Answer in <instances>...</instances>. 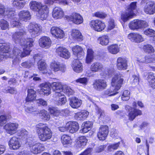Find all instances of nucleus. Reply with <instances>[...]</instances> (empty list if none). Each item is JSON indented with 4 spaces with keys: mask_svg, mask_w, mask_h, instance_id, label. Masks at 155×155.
Listing matches in <instances>:
<instances>
[{
    "mask_svg": "<svg viewBox=\"0 0 155 155\" xmlns=\"http://www.w3.org/2000/svg\"><path fill=\"white\" fill-rule=\"evenodd\" d=\"M9 21L12 27H20L21 24L19 20L27 21L31 18V15L28 10H23L20 12L17 15L14 11H10L8 13Z\"/></svg>",
    "mask_w": 155,
    "mask_h": 155,
    "instance_id": "nucleus-1",
    "label": "nucleus"
},
{
    "mask_svg": "<svg viewBox=\"0 0 155 155\" xmlns=\"http://www.w3.org/2000/svg\"><path fill=\"white\" fill-rule=\"evenodd\" d=\"M25 45H20V47H15L13 50L12 55L14 57L22 58L29 55L31 52L30 48L34 45V40L32 38H28Z\"/></svg>",
    "mask_w": 155,
    "mask_h": 155,
    "instance_id": "nucleus-2",
    "label": "nucleus"
},
{
    "mask_svg": "<svg viewBox=\"0 0 155 155\" xmlns=\"http://www.w3.org/2000/svg\"><path fill=\"white\" fill-rule=\"evenodd\" d=\"M123 76L120 74H116L113 77L111 86L105 92V94L109 96H114L118 93L117 91L121 87L124 81Z\"/></svg>",
    "mask_w": 155,
    "mask_h": 155,
    "instance_id": "nucleus-3",
    "label": "nucleus"
},
{
    "mask_svg": "<svg viewBox=\"0 0 155 155\" xmlns=\"http://www.w3.org/2000/svg\"><path fill=\"white\" fill-rule=\"evenodd\" d=\"M30 6L31 10L36 12V15L39 18L42 20L46 19L48 13V8L47 5L40 2L33 1L31 2Z\"/></svg>",
    "mask_w": 155,
    "mask_h": 155,
    "instance_id": "nucleus-4",
    "label": "nucleus"
},
{
    "mask_svg": "<svg viewBox=\"0 0 155 155\" xmlns=\"http://www.w3.org/2000/svg\"><path fill=\"white\" fill-rule=\"evenodd\" d=\"M36 131L39 139L42 142H46L52 137V132L46 125L40 123L37 125Z\"/></svg>",
    "mask_w": 155,
    "mask_h": 155,
    "instance_id": "nucleus-5",
    "label": "nucleus"
},
{
    "mask_svg": "<svg viewBox=\"0 0 155 155\" xmlns=\"http://www.w3.org/2000/svg\"><path fill=\"white\" fill-rule=\"evenodd\" d=\"M26 143L29 146L31 152L34 154L39 153L45 149L43 144L40 143H35L34 139L31 137L27 139Z\"/></svg>",
    "mask_w": 155,
    "mask_h": 155,
    "instance_id": "nucleus-6",
    "label": "nucleus"
},
{
    "mask_svg": "<svg viewBox=\"0 0 155 155\" xmlns=\"http://www.w3.org/2000/svg\"><path fill=\"white\" fill-rule=\"evenodd\" d=\"M27 28L31 36L34 38L38 36L42 31L41 26L35 23H30Z\"/></svg>",
    "mask_w": 155,
    "mask_h": 155,
    "instance_id": "nucleus-7",
    "label": "nucleus"
},
{
    "mask_svg": "<svg viewBox=\"0 0 155 155\" xmlns=\"http://www.w3.org/2000/svg\"><path fill=\"white\" fill-rule=\"evenodd\" d=\"M25 33V31L21 29L19 31L16 32L13 34L12 39L16 43H19L20 45H25L26 43V41L28 38H23L22 37Z\"/></svg>",
    "mask_w": 155,
    "mask_h": 155,
    "instance_id": "nucleus-8",
    "label": "nucleus"
},
{
    "mask_svg": "<svg viewBox=\"0 0 155 155\" xmlns=\"http://www.w3.org/2000/svg\"><path fill=\"white\" fill-rule=\"evenodd\" d=\"M89 26L92 29L97 31H102L106 27L104 23L99 19L91 20L90 22Z\"/></svg>",
    "mask_w": 155,
    "mask_h": 155,
    "instance_id": "nucleus-9",
    "label": "nucleus"
},
{
    "mask_svg": "<svg viewBox=\"0 0 155 155\" xmlns=\"http://www.w3.org/2000/svg\"><path fill=\"white\" fill-rule=\"evenodd\" d=\"M148 26V23L145 21L135 20L131 21L129 24V27L131 29H138L145 28Z\"/></svg>",
    "mask_w": 155,
    "mask_h": 155,
    "instance_id": "nucleus-10",
    "label": "nucleus"
},
{
    "mask_svg": "<svg viewBox=\"0 0 155 155\" xmlns=\"http://www.w3.org/2000/svg\"><path fill=\"white\" fill-rule=\"evenodd\" d=\"M18 126L17 123H9L5 125L4 127L8 134L13 135L17 132Z\"/></svg>",
    "mask_w": 155,
    "mask_h": 155,
    "instance_id": "nucleus-11",
    "label": "nucleus"
},
{
    "mask_svg": "<svg viewBox=\"0 0 155 155\" xmlns=\"http://www.w3.org/2000/svg\"><path fill=\"white\" fill-rule=\"evenodd\" d=\"M8 145L11 149L17 150L21 147V144L19 138L13 137L9 140Z\"/></svg>",
    "mask_w": 155,
    "mask_h": 155,
    "instance_id": "nucleus-12",
    "label": "nucleus"
},
{
    "mask_svg": "<svg viewBox=\"0 0 155 155\" xmlns=\"http://www.w3.org/2000/svg\"><path fill=\"white\" fill-rule=\"evenodd\" d=\"M94 88L97 91H102L106 89L107 87L106 81L102 79L96 80L93 84Z\"/></svg>",
    "mask_w": 155,
    "mask_h": 155,
    "instance_id": "nucleus-13",
    "label": "nucleus"
},
{
    "mask_svg": "<svg viewBox=\"0 0 155 155\" xmlns=\"http://www.w3.org/2000/svg\"><path fill=\"white\" fill-rule=\"evenodd\" d=\"M50 68L54 72L61 71L62 72H64L66 68V66L64 64L57 61H54L51 63L50 64Z\"/></svg>",
    "mask_w": 155,
    "mask_h": 155,
    "instance_id": "nucleus-14",
    "label": "nucleus"
},
{
    "mask_svg": "<svg viewBox=\"0 0 155 155\" xmlns=\"http://www.w3.org/2000/svg\"><path fill=\"white\" fill-rule=\"evenodd\" d=\"M117 68L119 70H125L127 67V60L125 58L119 57L117 60Z\"/></svg>",
    "mask_w": 155,
    "mask_h": 155,
    "instance_id": "nucleus-15",
    "label": "nucleus"
},
{
    "mask_svg": "<svg viewBox=\"0 0 155 155\" xmlns=\"http://www.w3.org/2000/svg\"><path fill=\"white\" fill-rule=\"evenodd\" d=\"M144 12L147 14L153 15L155 13V2L152 1L147 2L143 8Z\"/></svg>",
    "mask_w": 155,
    "mask_h": 155,
    "instance_id": "nucleus-16",
    "label": "nucleus"
},
{
    "mask_svg": "<svg viewBox=\"0 0 155 155\" xmlns=\"http://www.w3.org/2000/svg\"><path fill=\"white\" fill-rule=\"evenodd\" d=\"M108 126L106 125L101 126L97 134L98 138L100 140H104L108 134Z\"/></svg>",
    "mask_w": 155,
    "mask_h": 155,
    "instance_id": "nucleus-17",
    "label": "nucleus"
},
{
    "mask_svg": "<svg viewBox=\"0 0 155 155\" xmlns=\"http://www.w3.org/2000/svg\"><path fill=\"white\" fill-rule=\"evenodd\" d=\"M56 52L58 55L65 59H68L70 57V52L65 48L59 47L56 49Z\"/></svg>",
    "mask_w": 155,
    "mask_h": 155,
    "instance_id": "nucleus-18",
    "label": "nucleus"
},
{
    "mask_svg": "<svg viewBox=\"0 0 155 155\" xmlns=\"http://www.w3.org/2000/svg\"><path fill=\"white\" fill-rule=\"evenodd\" d=\"M51 41L50 38L48 37L43 36L39 40V46L42 48L48 49L51 45Z\"/></svg>",
    "mask_w": 155,
    "mask_h": 155,
    "instance_id": "nucleus-19",
    "label": "nucleus"
},
{
    "mask_svg": "<svg viewBox=\"0 0 155 155\" xmlns=\"http://www.w3.org/2000/svg\"><path fill=\"white\" fill-rule=\"evenodd\" d=\"M69 20L76 24H80L83 22V19L80 14L74 13L68 17Z\"/></svg>",
    "mask_w": 155,
    "mask_h": 155,
    "instance_id": "nucleus-20",
    "label": "nucleus"
},
{
    "mask_svg": "<svg viewBox=\"0 0 155 155\" xmlns=\"http://www.w3.org/2000/svg\"><path fill=\"white\" fill-rule=\"evenodd\" d=\"M72 50L74 55L79 59H82L84 56V53L81 47L79 45L74 46Z\"/></svg>",
    "mask_w": 155,
    "mask_h": 155,
    "instance_id": "nucleus-21",
    "label": "nucleus"
},
{
    "mask_svg": "<svg viewBox=\"0 0 155 155\" xmlns=\"http://www.w3.org/2000/svg\"><path fill=\"white\" fill-rule=\"evenodd\" d=\"M51 84L49 83H45L40 84L39 87L41 88L40 91L43 93L44 94L48 96L51 93L50 86Z\"/></svg>",
    "mask_w": 155,
    "mask_h": 155,
    "instance_id": "nucleus-22",
    "label": "nucleus"
},
{
    "mask_svg": "<svg viewBox=\"0 0 155 155\" xmlns=\"http://www.w3.org/2000/svg\"><path fill=\"white\" fill-rule=\"evenodd\" d=\"M73 70L78 73L81 72L83 70V66L81 62L78 60L75 59L73 61L72 64Z\"/></svg>",
    "mask_w": 155,
    "mask_h": 155,
    "instance_id": "nucleus-23",
    "label": "nucleus"
},
{
    "mask_svg": "<svg viewBox=\"0 0 155 155\" xmlns=\"http://www.w3.org/2000/svg\"><path fill=\"white\" fill-rule=\"evenodd\" d=\"M87 141V140L85 137H80L77 140L75 147L78 149H81L86 145Z\"/></svg>",
    "mask_w": 155,
    "mask_h": 155,
    "instance_id": "nucleus-24",
    "label": "nucleus"
},
{
    "mask_svg": "<svg viewBox=\"0 0 155 155\" xmlns=\"http://www.w3.org/2000/svg\"><path fill=\"white\" fill-rule=\"evenodd\" d=\"M52 17L56 19L62 18L64 15V12L60 7H55L52 11Z\"/></svg>",
    "mask_w": 155,
    "mask_h": 155,
    "instance_id": "nucleus-25",
    "label": "nucleus"
},
{
    "mask_svg": "<svg viewBox=\"0 0 155 155\" xmlns=\"http://www.w3.org/2000/svg\"><path fill=\"white\" fill-rule=\"evenodd\" d=\"M128 38L132 41L137 43L144 41V39L142 35L137 33H130L128 35Z\"/></svg>",
    "mask_w": 155,
    "mask_h": 155,
    "instance_id": "nucleus-26",
    "label": "nucleus"
},
{
    "mask_svg": "<svg viewBox=\"0 0 155 155\" xmlns=\"http://www.w3.org/2000/svg\"><path fill=\"white\" fill-rule=\"evenodd\" d=\"M134 14L133 12L129 11L126 10L125 11L122 13L121 14L120 16L121 21H123L124 23L126 22L132 18Z\"/></svg>",
    "mask_w": 155,
    "mask_h": 155,
    "instance_id": "nucleus-27",
    "label": "nucleus"
},
{
    "mask_svg": "<svg viewBox=\"0 0 155 155\" xmlns=\"http://www.w3.org/2000/svg\"><path fill=\"white\" fill-rule=\"evenodd\" d=\"M66 126L68 128V130L71 133H75L77 131L79 128L78 123L75 121L69 122L66 124Z\"/></svg>",
    "mask_w": 155,
    "mask_h": 155,
    "instance_id": "nucleus-28",
    "label": "nucleus"
},
{
    "mask_svg": "<svg viewBox=\"0 0 155 155\" xmlns=\"http://www.w3.org/2000/svg\"><path fill=\"white\" fill-rule=\"evenodd\" d=\"M141 114V110L134 107H131L128 114L129 119L131 120H133L137 116Z\"/></svg>",
    "mask_w": 155,
    "mask_h": 155,
    "instance_id": "nucleus-29",
    "label": "nucleus"
},
{
    "mask_svg": "<svg viewBox=\"0 0 155 155\" xmlns=\"http://www.w3.org/2000/svg\"><path fill=\"white\" fill-rule=\"evenodd\" d=\"M27 96L25 99L26 102H33L36 100V91L32 88L28 89Z\"/></svg>",
    "mask_w": 155,
    "mask_h": 155,
    "instance_id": "nucleus-30",
    "label": "nucleus"
},
{
    "mask_svg": "<svg viewBox=\"0 0 155 155\" xmlns=\"http://www.w3.org/2000/svg\"><path fill=\"white\" fill-rule=\"evenodd\" d=\"M51 87L55 94L62 93L63 91L64 85L60 82H54L51 84Z\"/></svg>",
    "mask_w": 155,
    "mask_h": 155,
    "instance_id": "nucleus-31",
    "label": "nucleus"
},
{
    "mask_svg": "<svg viewBox=\"0 0 155 155\" xmlns=\"http://www.w3.org/2000/svg\"><path fill=\"white\" fill-rule=\"evenodd\" d=\"M56 100V104L58 105L64 104L67 101L65 96L62 93L56 94H55Z\"/></svg>",
    "mask_w": 155,
    "mask_h": 155,
    "instance_id": "nucleus-32",
    "label": "nucleus"
},
{
    "mask_svg": "<svg viewBox=\"0 0 155 155\" xmlns=\"http://www.w3.org/2000/svg\"><path fill=\"white\" fill-rule=\"evenodd\" d=\"M82 104V101L75 97H72L70 99V105L73 108H78Z\"/></svg>",
    "mask_w": 155,
    "mask_h": 155,
    "instance_id": "nucleus-33",
    "label": "nucleus"
},
{
    "mask_svg": "<svg viewBox=\"0 0 155 155\" xmlns=\"http://www.w3.org/2000/svg\"><path fill=\"white\" fill-rule=\"evenodd\" d=\"M90 69L92 72L95 73L102 71L104 69V67L101 63L99 62H94L91 64Z\"/></svg>",
    "mask_w": 155,
    "mask_h": 155,
    "instance_id": "nucleus-34",
    "label": "nucleus"
},
{
    "mask_svg": "<svg viewBox=\"0 0 155 155\" xmlns=\"http://www.w3.org/2000/svg\"><path fill=\"white\" fill-rule=\"evenodd\" d=\"M153 59L150 58V56H146L145 57L142 56L137 58L136 60L137 63L139 65H140L143 63L151 62L153 61Z\"/></svg>",
    "mask_w": 155,
    "mask_h": 155,
    "instance_id": "nucleus-35",
    "label": "nucleus"
},
{
    "mask_svg": "<svg viewBox=\"0 0 155 155\" xmlns=\"http://www.w3.org/2000/svg\"><path fill=\"white\" fill-rule=\"evenodd\" d=\"M10 45L9 43H0V52H2L3 54L5 55L7 54L9 56L11 55L8 53Z\"/></svg>",
    "mask_w": 155,
    "mask_h": 155,
    "instance_id": "nucleus-36",
    "label": "nucleus"
},
{
    "mask_svg": "<svg viewBox=\"0 0 155 155\" xmlns=\"http://www.w3.org/2000/svg\"><path fill=\"white\" fill-rule=\"evenodd\" d=\"M71 35L74 39L78 41H82L83 40L82 35L78 30L73 29L71 32Z\"/></svg>",
    "mask_w": 155,
    "mask_h": 155,
    "instance_id": "nucleus-37",
    "label": "nucleus"
},
{
    "mask_svg": "<svg viewBox=\"0 0 155 155\" xmlns=\"http://www.w3.org/2000/svg\"><path fill=\"white\" fill-rule=\"evenodd\" d=\"M92 122L89 121L84 122L82 125V128L80 130L81 133H85L88 132L91 129L92 126Z\"/></svg>",
    "mask_w": 155,
    "mask_h": 155,
    "instance_id": "nucleus-38",
    "label": "nucleus"
},
{
    "mask_svg": "<svg viewBox=\"0 0 155 155\" xmlns=\"http://www.w3.org/2000/svg\"><path fill=\"white\" fill-rule=\"evenodd\" d=\"M94 52L91 48H87V54L86 58V63H91L93 60Z\"/></svg>",
    "mask_w": 155,
    "mask_h": 155,
    "instance_id": "nucleus-39",
    "label": "nucleus"
},
{
    "mask_svg": "<svg viewBox=\"0 0 155 155\" xmlns=\"http://www.w3.org/2000/svg\"><path fill=\"white\" fill-rule=\"evenodd\" d=\"M89 114V112L86 110H82L75 114V117L78 120H82L86 119Z\"/></svg>",
    "mask_w": 155,
    "mask_h": 155,
    "instance_id": "nucleus-40",
    "label": "nucleus"
},
{
    "mask_svg": "<svg viewBox=\"0 0 155 155\" xmlns=\"http://www.w3.org/2000/svg\"><path fill=\"white\" fill-rule=\"evenodd\" d=\"M108 51L113 54H116L120 51V47L116 44H113L110 45L107 47Z\"/></svg>",
    "mask_w": 155,
    "mask_h": 155,
    "instance_id": "nucleus-41",
    "label": "nucleus"
},
{
    "mask_svg": "<svg viewBox=\"0 0 155 155\" xmlns=\"http://www.w3.org/2000/svg\"><path fill=\"white\" fill-rule=\"evenodd\" d=\"M97 41L99 44L102 45H107L109 43V38L107 35H104L99 37Z\"/></svg>",
    "mask_w": 155,
    "mask_h": 155,
    "instance_id": "nucleus-42",
    "label": "nucleus"
},
{
    "mask_svg": "<svg viewBox=\"0 0 155 155\" xmlns=\"http://www.w3.org/2000/svg\"><path fill=\"white\" fill-rule=\"evenodd\" d=\"M61 141L62 144L65 145L71 144L72 141L70 137L67 135H64L61 137Z\"/></svg>",
    "mask_w": 155,
    "mask_h": 155,
    "instance_id": "nucleus-43",
    "label": "nucleus"
},
{
    "mask_svg": "<svg viewBox=\"0 0 155 155\" xmlns=\"http://www.w3.org/2000/svg\"><path fill=\"white\" fill-rule=\"evenodd\" d=\"M23 0H13L12 5L13 6L18 9H20L23 8L25 5V3Z\"/></svg>",
    "mask_w": 155,
    "mask_h": 155,
    "instance_id": "nucleus-44",
    "label": "nucleus"
},
{
    "mask_svg": "<svg viewBox=\"0 0 155 155\" xmlns=\"http://www.w3.org/2000/svg\"><path fill=\"white\" fill-rule=\"evenodd\" d=\"M120 144V142L114 143L110 144L107 147V150L108 152H113L118 149Z\"/></svg>",
    "mask_w": 155,
    "mask_h": 155,
    "instance_id": "nucleus-45",
    "label": "nucleus"
},
{
    "mask_svg": "<svg viewBox=\"0 0 155 155\" xmlns=\"http://www.w3.org/2000/svg\"><path fill=\"white\" fill-rule=\"evenodd\" d=\"M48 110L51 114L54 116L57 117L61 114V110L57 108L51 107L49 108Z\"/></svg>",
    "mask_w": 155,
    "mask_h": 155,
    "instance_id": "nucleus-46",
    "label": "nucleus"
},
{
    "mask_svg": "<svg viewBox=\"0 0 155 155\" xmlns=\"http://www.w3.org/2000/svg\"><path fill=\"white\" fill-rule=\"evenodd\" d=\"M38 69L41 71H45L43 72L44 74H47L48 72L45 70V63L42 60L39 61L38 63Z\"/></svg>",
    "mask_w": 155,
    "mask_h": 155,
    "instance_id": "nucleus-47",
    "label": "nucleus"
},
{
    "mask_svg": "<svg viewBox=\"0 0 155 155\" xmlns=\"http://www.w3.org/2000/svg\"><path fill=\"white\" fill-rule=\"evenodd\" d=\"M150 85L153 88H155V79L152 73H150L147 77Z\"/></svg>",
    "mask_w": 155,
    "mask_h": 155,
    "instance_id": "nucleus-48",
    "label": "nucleus"
},
{
    "mask_svg": "<svg viewBox=\"0 0 155 155\" xmlns=\"http://www.w3.org/2000/svg\"><path fill=\"white\" fill-rule=\"evenodd\" d=\"M143 49L145 52L149 54L153 53L154 52V49L153 47L150 44L144 45L143 48Z\"/></svg>",
    "mask_w": 155,
    "mask_h": 155,
    "instance_id": "nucleus-49",
    "label": "nucleus"
},
{
    "mask_svg": "<svg viewBox=\"0 0 155 155\" xmlns=\"http://www.w3.org/2000/svg\"><path fill=\"white\" fill-rule=\"evenodd\" d=\"M88 81V79L87 78H80L74 81V84L80 83L84 85H86L87 84Z\"/></svg>",
    "mask_w": 155,
    "mask_h": 155,
    "instance_id": "nucleus-50",
    "label": "nucleus"
},
{
    "mask_svg": "<svg viewBox=\"0 0 155 155\" xmlns=\"http://www.w3.org/2000/svg\"><path fill=\"white\" fill-rule=\"evenodd\" d=\"M39 115L41 118L44 120H48L50 118V115L48 114L47 111L45 110L41 111Z\"/></svg>",
    "mask_w": 155,
    "mask_h": 155,
    "instance_id": "nucleus-51",
    "label": "nucleus"
},
{
    "mask_svg": "<svg viewBox=\"0 0 155 155\" xmlns=\"http://www.w3.org/2000/svg\"><path fill=\"white\" fill-rule=\"evenodd\" d=\"M63 91L64 93L69 96L73 95L74 93L73 90L70 87L66 85H64Z\"/></svg>",
    "mask_w": 155,
    "mask_h": 155,
    "instance_id": "nucleus-52",
    "label": "nucleus"
},
{
    "mask_svg": "<svg viewBox=\"0 0 155 155\" xmlns=\"http://www.w3.org/2000/svg\"><path fill=\"white\" fill-rule=\"evenodd\" d=\"M130 92L128 90L124 91L121 96L122 99L124 101H127L130 98Z\"/></svg>",
    "mask_w": 155,
    "mask_h": 155,
    "instance_id": "nucleus-53",
    "label": "nucleus"
},
{
    "mask_svg": "<svg viewBox=\"0 0 155 155\" xmlns=\"http://www.w3.org/2000/svg\"><path fill=\"white\" fill-rule=\"evenodd\" d=\"M0 26L2 30L8 29L9 28V23L5 20H1L0 21Z\"/></svg>",
    "mask_w": 155,
    "mask_h": 155,
    "instance_id": "nucleus-54",
    "label": "nucleus"
},
{
    "mask_svg": "<svg viewBox=\"0 0 155 155\" xmlns=\"http://www.w3.org/2000/svg\"><path fill=\"white\" fill-rule=\"evenodd\" d=\"M8 117L6 115L4 114L0 115V126H3L7 122Z\"/></svg>",
    "mask_w": 155,
    "mask_h": 155,
    "instance_id": "nucleus-55",
    "label": "nucleus"
},
{
    "mask_svg": "<svg viewBox=\"0 0 155 155\" xmlns=\"http://www.w3.org/2000/svg\"><path fill=\"white\" fill-rule=\"evenodd\" d=\"M93 15L95 17L101 18H104L107 16V15L105 13L101 12H97L94 13Z\"/></svg>",
    "mask_w": 155,
    "mask_h": 155,
    "instance_id": "nucleus-56",
    "label": "nucleus"
},
{
    "mask_svg": "<svg viewBox=\"0 0 155 155\" xmlns=\"http://www.w3.org/2000/svg\"><path fill=\"white\" fill-rule=\"evenodd\" d=\"M108 23V26L107 27V29L108 30H111L114 28L115 25L114 19H110Z\"/></svg>",
    "mask_w": 155,
    "mask_h": 155,
    "instance_id": "nucleus-57",
    "label": "nucleus"
},
{
    "mask_svg": "<svg viewBox=\"0 0 155 155\" xmlns=\"http://www.w3.org/2000/svg\"><path fill=\"white\" fill-rule=\"evenodd\" d=\"M28 132L25 129H22L20 131V132L19 133L18 135L22 137H24V138H26L25 143H26V140L28 138L27 135H28Z\"/></svg>",
    "mask_w": 155,
    "mask_h": 155,
    "instance_id": "nucleus-58",
    "label": "nucleus"
},
{
    "mask_svg": "<svg viewBox=\"0 0 155 155\" xmlns=\"http://www.w3.org/2000/svg\"><path fill=\"white\" fill-rule=\"evenodd\" d=\"M9 57H12L14 58L12 61V65H15L18 64L20 61L21 59V58L14 57L12 55H11L9 56Z\"/></svg>",
    "mask_w": 155,
    "mask_h": 155,
    "instance_id": "nucleus-59",
    "label": "nucleus"
},
{
    "mask_svg": "<svg viewBox=\"0 0 155 155\" xmlns=\"http://www.w3.org/2000/svg\"><path fill=\"white\" fill-rule=\"evenodd\" d=\"M58 31H59L60 32L58 31L57 34H56V36L55 37L57 38H59L60 39L63 38L65 36V34L64 31L62 30L60 28L58 30Z\"/></svg>",
    "mask_w": 155,
    "mask_h": 155,
    "instance_id": "nucleus-60",
    "label": "nucleus"
},
{
    "mask_svg": "<svg viewBox=\"0 0 155 155\" xmlns=\"http://www.w3.org/2000/svg\"><path fill=\"white\" fill-rule=\"evenodd\" d=\"M59 29V28L56 27H53L51 28V32L53 36L55 37Z\"/></svg>",
    "mask_w": 155,
    "mask_h": 155,
    "instance_id": "nucleus-61",
    "label": "nucleus"
},
{
    "mask_svg": "<svg viewBox=\"0 0 155 155\" xmlns=\"http://www.w3.org/2000/svg\"><path fill=\"white\" fill-rule=\"evenodd\" d=\"M136 2H133L130 3L127 10L129 11L133 12V10L136 9Z\"/></svg>",
    "mask_w": 155,
    "mask_h": 155,
    "instance_id": "nucleus-62",
    "label": "nucleus"
},
{
    "mask_svg": "<svg viewBox=\"0 0 155 155\" xmlns=\"http://www.w3.org/2000/svg\"><path fill=\"white\" fill-rule=\"evenodd\" d=\"M21 65L24 67L27 68H29L33 65V64L31 61H26L22 63Z\"/></svg>",
    "mask_w": 155,
    "mask_h": 155,
    "instance_id": "nucleus-63",
    "label": "nucleus"
},
{
    "mask_svg": "<svg viewBox=\"0 0 155 155\" xmlns=\"http://www.w3.org/2000/svg\"><path fill=\"white\" fill-rule=\"evenodd\" d=\"M92 150V148H89L86 150L84 152L81 153L79 155H91V153Z\"/></svg>",
    "mask_w": 155,
    "mask_h": 155,
    "instance_id": "nucleus-64",
    "label": "nucleus"
}]
</instances>
